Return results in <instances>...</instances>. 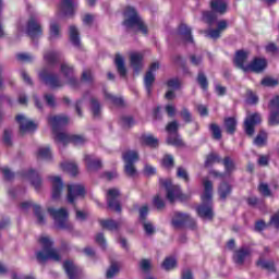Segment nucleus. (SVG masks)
Here are the masks:
<instances>
[{"label": "nucleus", "mask_w": 279, "mask_h": 279, "mask_svg": "<svg viewBox=\"0 0 279 279\" xmlns=\"http://www.w3.org/2000/svg\"><path fill=\"white\" fill-rule=\"evenodd\" d=\"M48 123L52 128V134L57 143H62L64 146L69 145V143H72V145H84V143H86L84 135H69L64 132H60L69 125V117L51 116L48 118Z\"/></svg>", "instance_id": "obj_1"}, {"label": "nucleus", "mask_w": 279, "mask_h": 279, "mask_svg": "<svg viewBox=\"0 0 279 279\" xmlns=\"http://www.w3.org/2000/svg\"><path fill=\"white\" fill-rule=\"evenodd\" d=\"M204 192L201 195V204L196 207V214L201 219L213 221L215 219V205L213 203V181L203 180Z\"/></svg>", "instance_id": "obj_2"}, {"label": "nucleus", "mask_w": 279, "mask_h": 279, "mask_svg": "<svg viewBox=\"0 0 279 279\" xmlns=\"http://www.w3.org/2000/svg\"><path fill=\"white\" fill-rule=\"evenodd\" d=\"M124 20L122 25L126 29H135L136 32H141L144 36L149 34V28L145 25V21L138 14V11L134 7H126L123 12Z\"/></svg>", "instance_id": "obj_3"}, {"label": "nucleus", "mask_w": 279, "mask_h": 279, "mask_svg": "<svg viewBox=\"0 0 279 279\" xmlns=\"http://www.w3.org/2000/svg\"><path fill=\"white\" fill-rule=\"evenodd\" d=\"M39 243L43 244V250L36 253V258L38 263H47L49 258L51 260H56L57 263H60L62 260V256H60V253L53 248V241L49 239L48 236H41L39 239ZM46 252V253H45Z\"/></svg>", "instance_id": "obj_4"}, {"label": "nucleus", "mask_w": 279, "mask_h": 279, "mask_svg": "<svg viewBox=\"0 0 279 279\" xmlns=\"http://www.w3.org/2000/svg\"><path fill=\"white\" fill-rule=\"evenodd\" d=\"M48 213L54 219L57 230H66L68 232L73 230V225L69 222V211L66 209L49 207Z\"/></svg>", "instance_id": "obj_5"}, {"label": "nucleus", "mask_w": 279, "mask_h": 279, "mask_svg": "<svg viewBox=\"0 0 279 279\" xmlns=\"http://www.w3.org/2000/svg\"><path fill=\"white\" fill-rule=\"evenodd\" d=\"M160 184L166 189V198L170 204H174L175 199H179V202H186L189 199V195L182 193L180 185H173L171 180H160Z\"/></svg>", "instance_id": "obj_6"}, {"label": "nucleus", "mask_w": 279, "mask_h": 279, "mask_svg": "<svg viewBox=\"0 0 279 279\" xmlns=\"http://www.w3.org/2000/svg\"><path fill=\"white\" fill-rule=\"evenodd\" d=\"M171 225L174 230H182L184 226L190 228V230H197V221H195L191 215L184 214L182 211L174 213Z\"/></svg>", "instance_id": "obj_7"}, {"label": "nucleus", "mask_w": 279, "mask_h": 279, "mask_svg": "<svg viewBox=\"0 0 279 279\" xmlns=\"http://www.w3.org/2000/svg\"><path fill=\"white\" fill-rule=\"evenodd\" d=\"M140 159L141 156L136 150H126L122 154V160L125 162L124 173H126L129 178L136 175V166H134V163L138 162Z\"/></svg>", "instance_id": "obj_8"}, {"label": "nucleus", "mask_w": 279, "mask_h": 279, "mask_svg": "<svg viewBox=\"0 0 279 279\" xmlns=\"http://www.w3.org/2000/svg\"><path fill=\"white\" fill-rule=\"evenodd\" d=\"M39 80L46 86H50V88H62L63 86L62 81H60V76L56 73L50 72L47 69H43L39 72Z\"/></svg>", "instance_id": "obj_9"}, {"label": "nucleus", "mask_w": 279, "mask_h": 279, "mask_svg": "<svg viewBox=\"0 0 279 279\" xmlns=\"http://www.w3.org/2000/svg\"><path fill=\"white\" fill-rule=\"evenodd\" d=\"M269 116L268 125L276 128L279 125V95L272 97L268 104Z\"/></svg>", "instance_id": "obj_10"}, {"label": "nucleus", "mask_w": 279, "mask_h": 279, "mask_svg": "<svg viewBox=\"0 0 279 279\" xmlns=\"http://www.w3.org/2000/svg\"><path fill=\"white\" fill-rule=\"evenodd\" d=\"M86 195V187L82 184H69L68 185V195L66 199L68 203L74 206V208H77V205L75 204V199L77 197H85Z\"/></svg>", "instance_id": "obj_11"}, {"label": "nucleus", "mask_w": 279, "mask_h": 279, "mask_svg": "<svg viewBox=\"0 0 279 279\" xmlns=\"http://www.w3.org/2000/svg\"><path fill=\"white\" fill-rule=\"evenodd\" d=\"M268 62L267 59L263 57H255L252 61L246 65V73H256L259 75L260 73H265L267 71Z\"/></svg>", "instance_id": "obj_12"}, {"label": "nucleus", "mask_w": 279, "mask_h": 279, "mask_svg": "<svg viewBox=\"0 0 279 279\" xmlns=\"http://www.w3.org/2000/svg\"><path fill=\"white\" fill-rule=\"evenodd\" d=\"M120 195L121 192L118 189H110L107 192V206L113 213H121L122 210L121 202L119 201Z\"/></svg>", "instance_id": "obj_13"}, {"label": "nucleus", "mask_w": 279, "mask_h": 279, "mask_svg": "<svg viewBox=\"0 0 279 279\" xmlns=\"http://www.w3.org/2000/svg\"><path fill=\"white\" fill-rule=\"evenodd\" d=\"M263 121L260 113H253L248 116L244 121V132L247 136H254V133L256 132V125H260V122Z\"/></svg>", "instance_id": "obj_14"}, {"label": "nucleus", "mask_w": 279, "mask_h": 279, "mask_svg": "<svg viewBox=\"0 0 279 279\" xmlns=\"http://www.w3.org/2000/svg\"><path fill=\"white\" fill-rule=\"evenodd\" d=\"M15 121L20 125V134L22 136L26 134V132H36V130H38V124L32 120H27L23 114H17Z\"/></svg>", "instance_id": "obj_15"}, {"label": "nucleus", "mask_w": 279, "mask_h": 279, "mask_svg": "<svg viewBox=\"0 0 279 279\" xmlns=\"http://www.w3.org/2000/svg\"><path fill=\"white\" fill-rule=\"evenodd\" d=\"M26 34L32 38V40H36V38H40V36H43V26H40L36 21V17H29L26 25Z\"/></svg>", "instance_id": "obj_16"}, {"label": "nucleus", "mask_w": 279, "mask_h": 279, "mask_svg": "<svg viewBox=\"0 0 279 279\" xmlns=\"http://www.w3.org/2000/svg\"><path fill=\"white\" fill-rule=\"evenodd\" d=\"M32 206L38 223H45V215L43 214V207H40V205L34 204L32 201H26L20 204L22 210H27L28 208H32Z\"/></svg>", "instance_id": "obj_17"}, {"label": "nucleus", "mask_w": 279, "mask_h": 279, "mask_svg": "<svg viewBox=\"0 0 279 279\" xmlns=\"http://www.w3.org/2000/svg\"><path fill=\"white\" fill-rule=\"evenodd\" d=\"M63 269L69 279H77L82 274V268L75 266L73 260L66 259L63 262Z\"/></svg>", "instance_id": "obj_18"}, {"label": "nucleus", "mask_w": 279, "mask_h": 279, "mask_svg": "<svg viewBox=\"0 0 279 279\" xmlns=\"http://www.w3.org/2000/svg\"><path fill=\"white\" fill-rule=\"evenodd\" d=\"M22 178H28L35 191H40V187L43 186V179L40 178V174L36 172V170L29 169L28 171L22 172Z\"/></svg>", "instance_id": "obj_19"}, {"label": "nucleus", "mask_w": 279, "mask_h": 279, "mask_svg": "<svg viewBox=\"0 0 279 279\" xmlns=\"http://www.w3.org/2000/svg\"><path fill=\"white\" fill-rule=\"evenodd\" d=\"M49 180L52 182V199H60L64 189V182H62V178L49 177Z\"/></svg>", "instance_id": "obj_20"}, {"label": "nucleus", "mask_w": 279, "mask_h": 279, "mask_svg": "<svg viewBox=\"0 0 279 279\" xmlns=\"http://www.w3.org/2000/svg\"><path fill=\"white\" fill-rule=\"evenodd\" d=\"M248 54L245 50H238L235 52L234 59H233V64L238 69H241L244 73H247V65H245V62H247Z\"/></svg>", "instance_id": "obj_21"}, {"label": "nucleus", "mask_w": 279, "mask_h": 279, "mask_svg": "<svg viewBox=\"0 0 279 279\" xmlns=\"http://www.w3.org/2000/svg\"><path fill=\"white\" fill-rule=\"evenodd\" d=\"M247 256H252V251L248 247H240L233 253V263L235 265H245Z\"/></svg>", "instance_id": "obj_22"}, {"label": "nucleus", "mask_w": 279, "mask_h": 279, "mask_svg": "<svg viewBox=\"0 0 279 279\" xmlns=\"http://www.w3.org/2000/svg\"><path fill=\"white\" fill-rule=\"evenodd\" d=\"M209 8L215 14L223 16L228 12V2L223 0H210Z\"/></svg>", "instance_id": "obj_23"}, {"label": "nucleus", "mask_w": 279, "mask_h": 279, "mask_svg": "<svg viewBox=\"0 0 279 279\" xmlns=\"http://www.w3.org/2000/svg\"><path fill=\"white\" fill-rule=\"evenodd\" d=\"M223 125L226 133L230 136H234V134H236L239 121H236L235 117H227L223 119Z\"/></svg>", "instance_id": "obj_24"}, {"label": "nucleus", "mask_w": 279, "mask_h": 279, "mask_svg": "<svg viewBox=\"0 0 279 279\" xmlns=\"http://www.w3.org/2000/svg\"><path fill=\"white\" fill-rule=\"evenodd\" d=\"M256 267H260V269H265L268 274H276V262L274 259L266 260L263 257H259L256 263Z\"/></svg>", "instance_id": "obj_25"}, {"label": "nucleus", "mask_w": 279, "mask_h": 279, "mask_svg": "<svg viewBox=\"0 0 279 279\" xmlns=\"http://www.w3.org/2000/svg\"><path fill=\"white\" fill-rule=\"evenodd\" d=\"M114 64L120 77H128V68L125 66V59L120 53L114 57Z\"/></svg>", "instance_id": "obj_26"}, {"label": "nucleus", "mask_w": 279, "mask_h": 279, "mask_svg": "<svg viewBox=\"0 0 279 279\" xmlns=\"http://www.w3.org/2000/svg\"><path fill=\"white\" fill-rule=\"evenodd\" d=\"M232 184L227 181L221 182L218 186V195L222 202H226L230 195H232Z\"/></svg>", "instance_id": "obj_27"}, {"label": "nucleus", "mask_w": 279, "mask_h": 279, "mask_svg": "<svg viewBox=\"0 0 279 279\" xmlns=\"http://www.w3.org/2000/svg\"><path fill=\"white\" fill-rule=\"evenodd\" d=\"M84 160L88 171H99L102 167L100 159H95L93 155H85Z\"/></svg>", "instance_id": "obj_28"}, {"label": "nucleus", "mask_w": 279, "mask_h": 279, "mask_svg": "<svg viewBox=\"0 0 279 279\" xmlns=\"http://www.w3.org/2000/svg\"><path fill=\"white\" fill-rule=\"evenodd\" d=\"M178 34L185 43H194L191 27H189L186 24L179 25Z\"/></svg>", "instance_id": "obj_29"}, {"label": "nucleus", "mask_w": 279, "mask_h": 279, "mask_svg": "<svg viewBox=\"0 0 279 279\" xmlns=\"http://www.w3.org/2000/svg\"><path fill=\"white\" fill-rule=\"evenodd\" d=\"M217 19H218L217 13L213 12L211 9L202 11V21L209 27H213V25L217 23Z\"/></svg>", "instance_id": "obj_30"}, {"label": "nucleus", "mask_w": 279, "mask_h": 279, "mask_svg": "<svg viewBox=\"0 0 279 279\" xmlns=\"http://www.w3.org/2000/svg\"><path fill=\"white\" fill-rule=\"evenodd\" d=\"M64 16H73L75 14V8L73 7V0H61L59 5Z\"/></svg>", "instance_id": "obj_31"}, {"label": "nucleus", "mask_w": 279, "mask_h": 279, "mask_svg": "<svg viewBox=\"0 0 279 279\" xmlns=\"http://www.w3.org/2000/svg\"><path fill=\"white\" fill-rule=\"evenodd\" d=\"M208 130L214 141H221L223 138V131L217 122L209 123Z\"/></svg>", "instance_id": "obj_32"}, {"label": "nucleus", "mask_w": 279, "mask_h": 279, "mask_svg": "<svg viewBox=\"0 0 279 279\" xmlns=\"http://www.w3.org/2000/svg\"><path fill=\"white\" fill-rule=\"evenodd\" d=\"M268 138H269V135L267 134V131L259 130V132L253 140V144L256 145V147H265L267 145Z\"/></svg>", "instance_id": "obj_33"}, {"label": "nucleus", "mask_w": 279, "mask_h": 279, "mask_svg": "<svg viewBox=\"0 0 279 279\" xmlns=\"http://www.w3.org/2000/svg\"><path fill=\"white\" fill-rule=\"evenodd\" d=\"M156 82V74L151 72H146L144 76V86L146 88V93L148 97H151V88L154 86V83Z\"/></svg>", "instance_id": "obj_34"}, {"label": "nucleus", "mask_w": 279, "mask_h": 279, "mask_svg": "<svg viewBox=\"0 0 279 279\" xmlns=\"http://www.w3.org/2000/svg\"><path fill=\"white\" fill-rule=\"evenodd\" d=\"M131 66H133L135 73H141V69H143V54L133 53L131 54Z\"/></svg>", "instance_id": "obj_35"}, {"label": "nucleus", "mask_w": 279, "mask_h": 279, "mask_svg": "<svg viewBox=\"0 0 279 279\" xmlns=\"http://www.w3.org/2000/svg\"><path fill=\"white\" fill-rule=\"evenodd\" d=\"M221 162L225 167V172L228 175H231V173H234V171H236V163L234 162V159L230 156H226Z\"/></svg>", "instance_id": "obj_36"}, {"label": "nucleus", "mask_w": 279, "mask_h": 279, "mask_svg": "<svg viewBox=\"0 0 279 279\" xmlns=\"http://www.w3.org/2000/svg\"><path fill=\"white\" fill-rule=\"evenodd\" d=\"M142 145H146V147H151L156 149L159 145L158 138L154 137V135H142L141 136Z\"/></svg>", "instance_id": "obj_37"}, {"label": "nucleus", "mask_w": 279, "mask_h": 279, "mask_svg": "<svg viewBox=\"0 0 279 279\" xmlns=\"http://www.w3.org/2000/svg\"><path fill=\"white\" fill-rule=\"evenodd\" d=\"M70 43H72L74 47H81L82 45L80 41V31H77L75 25L70 26Z\"/></svg>", "instance_id": "obj_38"}, {"label": "nucleus", "mask_w": 279, "mask_h": 279, "mask_svg": "<svg viewBox=\"0 0 279 279\" xmlns=\"http://www.w3.org/2000/svg\"><path fill=\"white\" fill-rule=\"evenodd\" d=\"M196 82H197L199 88L202 90H204V93H206V90H208V86H209L208 77L206 76V73H204V71H199L197 73Z\"/></svg>", "instance_id": "obj_39"}, {"label": "nucleus", "mask_w": 279, "mask_h": 279, "mask_svg": "<svg viewBox=\"0 0 279 279\" xmlns=\"http://www.w3.org/2000/svg\"><path fill=\"white\" fill-rule=\"evenodd\" d=\"M99 223L104 230H109L110 232L117 230L121 226L113 219L100 220Z\"/></svg>", "instance_id": "obj_40"}, {"label": "nucleus", "mask_w": 279, "mask_h": 279, "mask_svg": "<svg viewBox=\"0 0 279 279\" xmlns=\"http://www.w3.org/2000/svg\"><path fill=\"white\" fill-rule=\"evenodd\" d=\"M167 145L172 147H184V141L180 137V134L170 135L167 137Z\"/></svg>", "instance_id": "obj_41"}, {"label": "nucleus", "mask_w": 279, "mask_h": 279, "mask_svg": "<svg viewBox=\"0 0 279 279\" xmlns=\"http://www.w3.org/2000/svg\"><path fill=\"white\" fill-rule=\"evenodd\" d=\"M105 99H107V101H110L113 106H118L119 108L125 105V101L122 97L114 96L108 92H105Z\"/></svg>", "instance_id": "obj_42"}, {"label": "nucleus", "mask_w": 279, "mask_h": 279, "mask_svg": "<svg viewBox=\"0 0 279 279\" xmlns=\"http://www.w3.org/2000/svg\"><path fill=\"white\" fill-rule=\"evenodd\" d=\"M61 169L62 171H65V173H70L73 177L77 175L78 172L77 163L74 162H63L61 163Z\"/></svg>", "instance_id": "obj_43"}, {"label": "nucleus", "mask_w": 279, "mask_h": 279, "mask_svg": "<svg viewBox=\"0 0 279 279\" xmlns=\"http://www.w3.org/2000/svg\"><path fill=\"white\" fill-rule=\"evenodd\" d=\"M217 162L218 165L222 162L221 157L217 153H210L206 156L205 167H213Z\"/></svg>", "instance_id": "obj_44"}, {"label": "nucleus", "mask_w": 279, "mask_h": 279, "mask_svg": "<svg viewBox=\"0 0 279 279\" xmlns=\"http://www.w3.org/2000/svg\"><path fill=\"white\" fill-rule=\"evenodd\" d=\"M161 267L166 271H171V269H175L178 267V260H175V257H166L161 264Z\"/></svg>", "instance_id": "obj_45"}, {"label": "nucleus", "mask_w": 279, "mask_h": 279, "mask_svg": "<svg viewBox=\"0 0 279 279\" xmlns=\"http://www.w3.org/2000/svg\"><path fill=\"white\" fill-rule=\"evenodd\" d=\"M120 271H121V268L119 267V263H117V262H111L109 268L107 269L106 278H107V279H112V278H114V276H117V274H119Z\"/></svg>", "instance_id": "obj_46"}, {"label": "nucleus", "mask_w": 279, "mask_h": 279, "mask_svg": "<svg viewBox=\"0 0 279 279\" xmlns=\"http://www.w3.org/2000/svg\"><path fill=\"white\" fill-rule=\"evenodd\" d=\"M44 60L47 64H56L60 60V52L49 51L44 54Z\"/></svg>", "instance_id": "obj_47"}, {"label": "nucleus", "mask_w": 279, "mask_h": 279, "mask_svg": "<svg viewBox=\"0 0 279 279\" xmlns=\"http://www.w3.org/2000/svg\"><path fill=\"white\" fill-rule=\"evenodd\" d=\"M60 38V24L58 22H51L49 28V40Z\"/></svg>", "instance_id": "obj_48"}, {"label": "nucleus", "mask_w": 279, "mask_h": 279, "mask_svg": "<svg viewBox=\"0 0 279 279\" xmlns=\"http://www.w3.org/2000/svg\"><path fill=\"white\" fill-rule=\"evenodd\" d=\"M260 85L265 86L266 88H276V86L279 85V81H278V78H274L271 76H265L260 81Z\"/></svg>", "instance_id": "obj_49"}, {"label": "nucleus", "mask_w": 279, "mask_h": 279, "mask_svg": "<svg viewBox=\"0 0 279 279\" xmlns=\"http://www.w3.org/2000/svg\"><path fill=\"white\" fill-rule=\"evenodd\" d=\"M90 108L93 112V117H99L101 114V104L97 98L90 99Z\"/></svg>", "instance_id": "obj_50"}, {"label": "nucleus", "mask_w": 279, "mask_h": 279, "mask_svg": "<svg viewBox=\"0 0 279 279\" xmlns=\"http://www.w3.org/2000/svg\"><path fill=\"white\" fill-rule=\"evenodd\" d=\"M37 158H43L44 160H51V147H41L37 151Z\"/></svg>", "instance_id": "obj_51"}, {"label": "nucleus", "mask_w": 279, "mask_h": 279, "mask_svg": "<svg viewBox=\"0 0 279 279\" xmlns=\"http://www.w3.org/2000/svg\"><path fill=\"white\" fill-rule=\"evenodd\" d=\"M161 165L165 169H173L175 167V159H173L172 155H165Z\"/></svg>", "instance_id": "obj_52"}, {"label": "nucleus", "mask_w": 279, "mask_h": 279, "mask_svg": "<svg viewBox=\"0 0 279 279\" xmlns=\"http://www.w3.org/2000/svg\"><path fill=\"white\" fill-rule=\"evenodd\" d=\"M153 206L157 210H165V207L167 206V204L165 203V198H161L160 194H157L153 197Z\"/></svg>", "instance_id": "obj_53"}, {"label": "nucleus", "mask_w": 279, "mask_h": 279, "mask_svg": "<svg viewBox=\"0 0 279 279\" xmlns=\"http://www.w3.org/2000/svg\"><path fill=\"white\" fill-rule=\"evenodd\" d=\"M177 178H179V180H183V182H185L186 184L191 182V177H189V171H186L184 167L177 168Z\"/></svg>", "instance_id": "obj_54"}, {"label": "nucleus", "mask_w": 279, "mask_h": 279, "mask_svg": "<svg viewBox=\"0 0 279 279\" xmlns=\"http://www.w3.org/2000/svg\"><path fill=\"white\" fill-rule=\"evenodd\" d=\"M246 104H248V106H256V104H258V95L252 89L246 90Z\"/></svg>", "instance_id": "obj_55"}, {"label": "nucleus", "mask_w": 279, "mask_h": 279, "mask_svg": "<svg viewBox=\"0 0 279 279\" xmlns=\"http://www.w3.org/2000/svg\"><path fill=\"white\" fill-rule=\"evenodd\" d=\"M178 130H180V124L175 120L166 125V132H168V134H178Z\"/></svg>", "instance_id": "obj_56"}, {"label": "nucleus", "mask_w": 279, "mask_h": 279, "mask_svg": "<svg viewBox=\"0 0 279 279\" xmlns=\"http://www.w3.org/2000/svg\"><path fill=\"white\" fill-rule=\"evenodd\" d=\"M258 191L263 197H271V189H269V185L267 183H260L258 185Z\"/></svg>", "instance_id": "obj_57"}, {"label": "nucleus", "mask_w": 279, "mask_h": 279, "mask_svg": "<svg viewBox=\"0 0 279 279\" xmlns=\"http://www.w3.org/2000/svg\"><path fill=\"white\" fill-rule=\"evenodd\" d=\"M81 80L82 82H87V84H93V82H95V76H93V71L90 70L83 71Z\"/></svg>", "instance_id": "obj_58"}, {"label": "nucleus", "mask_w": 279, "mask_h": 279, "mask_svg": "<svg viewBox=\"0 0 279 279\" xmlns=\"http://www.w3.org/2000/svg\"><path fill=\"white\" fill-rule=\"evenodd\" d=\"M166 86H168V88H174V90L180 89V86H182V83L180 82V78L174 77V78H170L166 82Z\"/></svg>", "instance_id": "obj_59"}, {"label": "nucleus", "mask_w": 279, "mask_h": 279, "mask_svg": "<svg viewBox=\"0 0 279 279\" xmlns=\"http://www.w3.org/2000/svg\"><path fill=\"white\" fill-rule=\"evenodd\" d=\"M207 38H211V40H219L221 38V33L217 28H209L206 32Z\"/></svg>", "instance_id": "obj_60"}, {"label": "nucleus", "mask_w": 279, "mask_h": 279, "mask_svg": "<svg viewBox=\"0 0 279 279\" xmlns=\"http://www.w3.org/2000/svg\"><path fill=\"white\" fill-rule=\"evenodd\" d=\"M19 62H34V57L29 53L21 52L16 54Z\"/></svg>", "instance_id": "obj_61"}, {"label": "nucleus", "mask_w": 279, "mask_h": 279, "mask_svg": "<svg viewBox=\"0 0 279 279\" xmlns=\"http://www.w3.org/2000/svg\"><path fill=\"white\" fill-rule=\"evenodd\" d=\"M95 242L101 247V250H106V247H108L104 233H98L95 238Z\"/></svg>", "instance_id": "obj_62"}, {"label": "nucleus", "mask_w": 279, "mask_h": 279, "mask_svg": "<svg viewBox=\"0 0 279 279\" xmlns=\"http://www.w3.org/2000/svg\"><path fill=\"white\" fill-rule=\"evenodd\" d=\"M0 171H1L4 180H7V182H10V180H14V172L9 170L8 167L0 168Z\"/></svg>", "instance_id": "obj_63"}, {"label": "nucleus", "mask_w": 279, "mask_h": 279, "mask_svg": "<svg viewBox=\"0 0 279 279\" xmlns=\"http://www.w3.org/2000/svg\"><path fill=\"white\" fill-rule=\"evenodd\" d=\"M61 73H63L64 77H71V74L73 73V66L66 63H62Z\"/></svg>", "instance_id": "obj_64"}]
</instances>
